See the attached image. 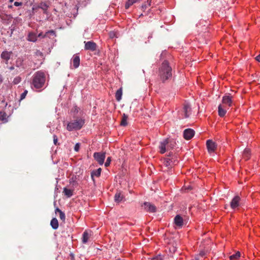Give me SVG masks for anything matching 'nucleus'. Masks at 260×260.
Returning <instances> with one entry per match:
<instances>
[{"label":"nucleus","mask_w":260,"mask_h":260,"mask_svg":"<svg viewBox=\"0 0 260 260\" xmlns=\"http://www.w3.org/2000/svg\"><path fill=\"white\" fill-rule=\"evenodd\" d=\"M46 77L45 73L41 71L36 72L32 77L31 85L32 88L39 90L45 85Z\"/></svg>","instance_id":"1"},{"label":"nucleus","mask_w":260,"mask_h":260,"mask_svg":"<svg viewBox=\"0 0 260 260\" xmlns=\"http://www.w3.org/2000/svg\"><path fill=\"white\" fill-rule=\"evenodd\" d=\"M172 68L170 66L168 61H164L159 68L158 75L161 80L165 82L171 78L172 75Z\"/></svg>","instance_id":"2"},{"label":"nucleus","mask_w":260,"mask_h":260,"mask_svg":"<svg viewBox=\"0 0 260 260\" xmlns=\"http://www.w3.org/2000/svg\"><path fill=\"white\" fill-rule=\"evenodd\" d=\"M84 123V119L77 117L68 124L67 129L69 131L79 130L83 127Z\"/></svg>","instance_id":"3"},{"label":"nucleus","mask_w":260,"mask_h":260,"mask_svg":"<svg viewBox=\"0 0 260 260\" xmlns=\"http://www.w3.org/2000/svg\"><path fill=\"white\" fill-rule=\"evenodd\" d=\"M175 146V142L173 141H171L168 139H166L160 142L159 146L160 149V153L161 154L165 153L166 151L172 149Z\"/></svg>","instance_id":"4"},{"label":"nucleus","mask_w":260,"mask_h":260,"mask_svg":"<svg viewBox=\"0 0 260 260\" xmlns=\"http://www.w3.org/2000/svg\"><path fill=\"white\" fill-rule=\"evenodd\" d=\"M164 165L168 168H172L173 166L176 165L178 162V160L175 156H168L162 160Z\"/></svg>","instance_id":"5"},{"label":"nucleus","mask_w":260,"mask_h":260,"mask_svg":"<svg viewBox=\"0 0 260 260\" xmlns=\"http://www.w3.org/2000/svg\"><path fill=\"white\" fill-rule=\"evenodd\" d=\"M191 112V108L190 106L186 104L183 105V107L182 110L179 111V114L181 115L180 116V118H184L188 117Z\"/></svg>","instance_id":"6"},{"label":"nucleus","mask_w":260,"mask_h":260,"mask_svg":"<svg viewBox=\"0 0 260 260\" xmlns=\"http://www.w3.org/2000/svg\"><path fill=\"white\" fill-rule=\"evenodd\" d=\"M221 105H223L224 106L228 107H231L233 106V96L230 94H226L222 97Z\"/></svg>","instance_id":"7"},{"label":"nucleus","mask_w":260,"mask_h":260,"mask_svg":"<svg viewBox=\"0 0 260 260\" xmlns=\"http://www.w3.org/2000/svg\"><path fill=\"white\" fill-rule=\"evenodd\" d=\"M93 157L100 165H102L104 162L106 157V153L95 152L93 154Z\"/></svg>","instance_id":"8"},{"label":"nucleus","mask_w":260,"mask_h":260,"mask_svg":"<svg viewBox=\"0 0 260 260\" xmlns=\"http://www.w3.org/2000/svg\"><path fill=\"white\" fill-rule=\"evenodd\" d=\"M80 63V59L78 54H74L71 60V68L72 69L77 68Z\"/></svg>","instance_id":"9"},{"label":"nucleus","mask_w":260,"mask_h":260,"mask_svg":"<svg viewBox=\"0 0 260 260\" xmlns=\"http://www.w3.org/2000/svg\"><path fill=\"white\" fill-rule=\"evenodd\" d=\"M206 146L208 151L210 153H214L217 148L216 143L211 140H208L206 141Z\"/></svg>","instance_id":"10"},{"label":"nucleus","mask_w":260,"mask_h":260,"mask_svg":"<svg viewBox=\"0 0 260 260\" xmlns=\"http://www.w3.org/2000/svg\"><path fill=\"white\" fill-rule=\"evenodd\" d=\"M85 43V49L90 50L92 51H95L96 49V44L92 41L84 42Z\"/></svg>","instance_id":"11"},{"label":"nucleus","mask_w":260,"mask_h":260,"mask_svg":"<svg viewBox=\"0 0 260 260\" xmlns=\"http://www.w3.org/2000/svg\"><path fill=\"white\" fill-rule=\"evenodd\" d=\"M194 135V131L191 128L186 129L183 133V136L185 139L186 140H190L191 139Z\"/></svg>","instance_id":"12"},{"label":"nucleus","mask_w":260,"mask_h":260,"mask_svg":"<svg viewBox=\"0 0 260 260\" xmlns=\"http://www.w3.org/2000/svg\"><path fill=\"white\" fill-rule=\"evenodd\" d=\"M240 198L237 196H235L231 202V207L233 209H236L240 205Z\"/></svg>","instance_id":"13"},{"label":"nucleus","mask_w":260,"mask_h":260,"mask_svg":"<svg viewBox=\"0 0 260 260\" xmlns=\"http://www.w3.org/2000/svg\"><path fill=\"white\" fill-rule=\"evenodd\" d=\"M145 210L149 212H155L156 210V207L150 203L145 202L144 203Z\"/></svg>","instance_id":"14"},{"label":"nucleus","mask_w":260,"mask_h":260,"mask_svg":"<svg viewBox=\"0 0 260 260\" xmlns=\"http://www.w3.org/2000/svg\"><path fill=\"white\" fill-rule=\"evenodd\" d=\"M228 109V107L224 106L223 105L220 104L218 108L219 116L222 117L224 116Z\"/></svg>","instance_id":"15"},{"label":"nucleus","mask_w":260,"mask_h":260,"mask_svg":"<svg viewBox=\"0 0 260 260\" xmlns=\"http://www.w3.org/2000/svg\"><path fill=\"white\" fill-rule=\"evenodd\" d=\"M174 223L178 227H182L183 223L182 217L181 216L177 215L174 218Z\"/></svg>","instance_id":"16"},{"label":"nucleus","mask_w":260,"mask_h":260,"mask_svg":"<svg viewBox=\"0 0 260 260\" xmlns=\"http://www.w3.org/2000/svg\"><path fill=\"white\" fill-rule=\"evenodd\" d=\"M37 35L36 33L31 32L28 35L27 40L30 42H35L37 40Z\"/></svg>","instance_id":"17"},{"label":"nucleus","mask_w":260,"mask_h":260,"mask_svg":"<svg viewBox=\"0 0 260 260\" xmlns=\"http://www.w3.org/2000/svg\"><path fill=\"white\" fill-rule=\"evenodd\" d=\"M91 234L88 231H85L82 235V242L83 243H86L90 237Z\"/></svg>","instance_id":"18"},{"label":"nucleus","mask_w":260,"mask_h":260,"mask_svg":"<svg viewBox=\"0 0 260 260\" xmlns=\"http://www.w3.org/2000/svg\"><path fill=\"white\" fill-rule=\"evenodd\" d=\"M63 193L67 198L71 197L73 194V189H69L67 187L63 188Z\"/></svg>","instance_id":"19"},{"label":"nucleus","mask_w":260,"mask_h":260,"mask_svg":"<svg viewBox=\"0 0 260 260\" xmlns=\"http://www.w3.org/2000/svg\"><path fill=\"white\" fill-rule=\"evenodd\" d=\"M123 198L124 196L120 192H116L114 196V200L118 203L122 201Z\"/></svg>","instance_id":"20"},{"label":"nucleus","mask_w":260,"mask_h":260,"mask_svg":"<svg viewBox=\"0 0 260 260\" xmlns=\"http://www.w3.org/2000/svg\"><path fill=\"white\" fill-rule=\"evenodd\" d=\"M151 1L152 0H147L142 5L141 9L143 12H145L151 6Z\"/></svg>","instance_id":"21"},{"label":"nucleus","mask_w":260,"mask_h":260,"mask_svg":"<svg viewBox=\"0 0 260 260\" xmlns=\"http://www.w3.org/2000/svg\"><path fill=\"white\" fill-rule=\"evenodd\" d=\"M11 54V53L10 52L6 51H3L2 53L1 57L2 59L7 61L10 58Z\"/></svg>","instance_id":"22"},{"label":"nucleus","mask_w":260,"mask_h":260,"mask_svg":"<svg viewBox=\"0 0 260 260\" xmlns=\"http://www.w3.org/2000/svg\"><path fill=\"white\" fill-rule=\"evenodd\" d=\"M250 150L248 148H246L243 152L242 156L245 160H248L250 158Z\"/></svg>","instance_id":"23"},{"label":"nucleus","mask_w":260,"mask_h":260,"mask_svg":"<svg viewBox=\"0 0 260 260\" xmlns=\"http://www.w3.org/2000/svg\"><path fill=\"white\" fill-rule=\"evenodd\" d=\"M56 36L55 32L53 30H50L47 31L45 34L43 36V38L48 37L50 38H53Z\"/></svg>","instance_id":"24"},{"label":"nucleus","mask_w":260,"mask_h":260,"mask_svg":"<svg viewBox=\"0 0 260 260\" xmlns=\"http://www.w3.org/2000/svg\"><path fill=\"white\" fill-rule=\"evenodd\" d=\"M35 57H36V58L38 57V59L40 61V63L42 64V61L44 59V56H43V53L42 52H41L40 51H39V50H37L35 52Z\"/></svg>","instance_id":"25"},{"label":"nucleus","mask_w":260,"mask_h":260,"mask_svg":"<svg viewBox=\"0 0 260 260\" xmlns=\"http://www.w3.org/2000/svg\"><path fill=\"white\" fill-rule=\"evenodd\" d=\"M38 7L43 10L44 13H46L49 6L46 3L41 2Z\"/></svg>","instance_id":"26"},{"label":"nucleus","mask_w":260,"mask_h":260,"mask_svg":"<svg viewBox=\"0 0 260 260\" xmlns=\"http://www.w3.org/2000/svg\"><path fill=\"white\" fill-rule=\"evenodd\" d=\"M102 169L101 168H99L97 170H94L91 172V176L92 178H93L94 177H99L100 176L101 174Z\"/></svg>","instance_id":"27"},{"label":"nucleus","mask_w":260,"mask_h":260,"mask_svg":"<svg viewBox=\"0 0 260 260\" xmlns=\"http://www.w3.org/2000/svg\"><path fill=\"white\" fill-rule=\"evenodd\" d=\"M122 95V88H120L116 91V93H115V98L117 101H120L121 100Z\"/></svg>","instance_id":"28"},{"label":"nucleus","mask_w":260,"mask_h":260,"mask_svg":"<svg viewBox=\"0 0 260 260\" xmlns=\"http://www.w3.org/2000/svg\"><path fill=\"white\" fill-rule=\"evenodd\" d=\"M50 224L53 229H57L58 227V222L56 218H53L50 222Z\"/></svg>","instance_id":"29"},{"label":"nucleus","mask_w":260,"mask_h":260,"mask_svg":"<svg viewBox=\"0 0 260 260\" xmlns=\"http://www.w3.org/2000/svg\"><path fill=\"white\" fill-rule=\"evenodd\" d=\"M23 61L24 60L22 58H18L16 61V66L25 69V67L24 66Z\"/></svg>","instance_id":"30"},{"label":"nucleus","mask_w":260,"mask_h":260,"mask_svg":"<svg viewBox=\"0 0 260 260\" xmlns=\"http://www.w3.org/2000/svg\"><path fill=\"white\" fill-rule=\"evenodd\" d=\"M139 0H127L125 5V9H128L131 6L136 3Z\"/></svg>","instance_id":"31"},{"label":"nucleus","mask_w":260,"mask_h":260,"mask_svg":"<svg viewBox=\"0 0 260 260\" xmlns=\"http://www.w3.org/2000/svg\"><path fill=\"white\" fill-rule=\"evenodd\" d=\"M58 212L59 214V217L60 219L62 221H64L66 219V216L64 213L62 212L59 208H57L55 210V213Z\"/></svg>","instance_id":"32"},{"label":"nucleus","mask_w":260,"mask_h":260,"mask_svg":"<svg viewBox=\"0 0 260 260\" xmlns=\"http://www.w3.org/2000/svg\"><path fill=\"white\" fill-rule=\"evenodd\" d=\"M240 252L238 251L235 254H233L230 256L231 260H237L240 257Z\"/></svg>","instance_id":"33"},{"label":"nucleus","mask_w":260,"mask_h":260,"mask_svg":"<svg viewBox=\"0 0 260 260\" xmlns=\"http://www.w3.org/2000/svg\"><path fill=\"white\" fill-rule=\"evenodd\" d=\"M7 119V114L3 111H0V121H6Z\"/></svg>","instance_id":"34"},{"label":"nucleus","mask_w":260,"mask_h":260,"mask_svg":"<svg viewBox=\"0 0 260 260\" xmlns=\"http://www.w3.org/2000/svg\"><path fill=\"white\" fill-rule=\"evenodd\" d=\"M127 117L126 116L124 115L123 116L120 123L121 125L126 126L127 125Z\"/></svg>","instance_id":"35"},{"label":"nucleus","mask_w":260,"mask_h":260,"mask_svg":"<svg viewBox=\"0 0 260 260\" xmlns=\"http://www.w3.org/2000/svg\"><path fill=\"white\" fill-rule=\"evenodd\" d=\"M111 157H108L107 158V160H106V162L105 163V166L106 167H108L110 165V164L111 163Z\"/></svg>","instance_id":"36"},{"label":"nucleus","mask_w":260,"mask_h":260,"mask_svg":"<svg viewBox=\"0 0 260 260\" xmlns=\"http://www.w3.org/2000/svg\"><path fill=\"white\" fill-rule=\"evenodd\" d=\"M27 93V91L25 90L24 91V92H23L21 95V100H23V99H24L25 98V96Z\"/></svg>","instance_id":"37"},{"label":"nucleus","mask_w":260,"mask_h":260,"mask_svg":"<svg viewBox=\"0 0 260 260\" xmlns=\"http://www.w3.org/2000/svg\"><path fill=\"white\" fill-rule=\"evenodd\" d=\"M15 6L18 7V6H21L22 5V3L21 2H15L14 4Z\"/></svg>","instance_id":"38"},{"label":"nucleus","mask_w":260,"mask_h":260,"mask_svg":"<svg viewBox=\"0 0 260 260\" xmlns=\"http://www.w3.org/2000/svg\"><path fill=\"white\" fill-rule=\"evenodd\" d=\"M79 148H80V145L78 143H77L76 144L74 149L76 151H78L79 150Z\"/></svg>","instance_id":"39"},{"label":"nucleus","mask_w":260,"mask_h":260,"mask_svg":"<svg viewBox=\"0 0 260 260\" xmlns=\"http://www.w3.org/2000/svg\"><path fill=\"white\" fill-rule=\"evenodd\" d=\"M20 79L19 78H17L14 80L13 82L14 83V84H18L20 82Z\"/></svg>","instance_id":"40"},{"label":"nucleus","mask_w":260,"mask_h":260,"mask_svg":"<svg viewBox=\"0 0 260 260\" xmlns=\"http://www.w3.org/2000/svg\"><path fill=\"white\" fill-rule=\"evenodd\" d=\"M53 141H54V143L55 145H56L57 144V138L56 136H54L53 137Z\"/></svg>","instance_id":"41"},{"label":"nucleus","mask_w":260,"mask_h":260,"mask_svg":"<svg viewBox=\"0 0 260 260\" xmlns=\"http://www.w3.org/2000/svg\"><path fill=\"white\" fill-rule=\"evenodd\" d=\"M255 59L256 61L260 62V54H259L255 57Z\"/></svg>","instance_id":"42"},{"label":"nucleus","mask_w":260,"mask_h":260,"mask_svg":"<svg viewBox=\"0 0 260 260\" xmlns=\"http://www.w3.org/2000/svg\"><path fill=\"white\" fill-rule=\"evenodd\" d=\"M44 35L43 34V32H40L38 36L37 37H41V38H43V36H44Z\"/></svg>","instance_id":"43"},{"label":"nucleus","mask_w":260,"mask_h":260,"mask_svg":"<svg viewBox=\"0 0 260 260\" xmlns=\"http://www.w3.org/2000/svg\"><path fill=\"white\" fill-rule=\"evenodd\" d=\"M38 8H39L38 7H38H34L32 8V10H33V11H37V10H38Z\"/></svg>","instance_id":"44"},{"label":"nucleus","mask_w":260,"mask_h":260,"mask_svg":"<svg viewBox=\"0 0 260 260\" xmlns=\"http://www.w3.org/2000/svg\"><path fill=\"white\" fill-rule=\"evenodd\" d=\"M3 81V79L1 75H0V84H1Z\"/></svg>","instance_id":"45"},{"label":"nucleus","mask_w":260,"mask_h":260,"mask_svg":"<svg viewBox=\"0 0 260 260\" xmlns=\"http://www.w3.org/2000/svg\"><path fill=\"white\" fill-rule=\"evenodd\" d=\"M200 254L202 256H203L205 255V253H204V252H200Z\"/></svg>","instance_id":"46"},{"label":"nucleus","mask_w":260,"mask_h":260,"mask_svg":"<svg viewBox=\"0 0 260 260\" xmlns=\"http://www.w3.org/2000/svg\"><path fill=\"white\" fill-rule=\"evenodd\" d=\"M13 1H14V0H9V2H10V3H12Z\"/></svg>","instance_id":"47"}]
</instances>
